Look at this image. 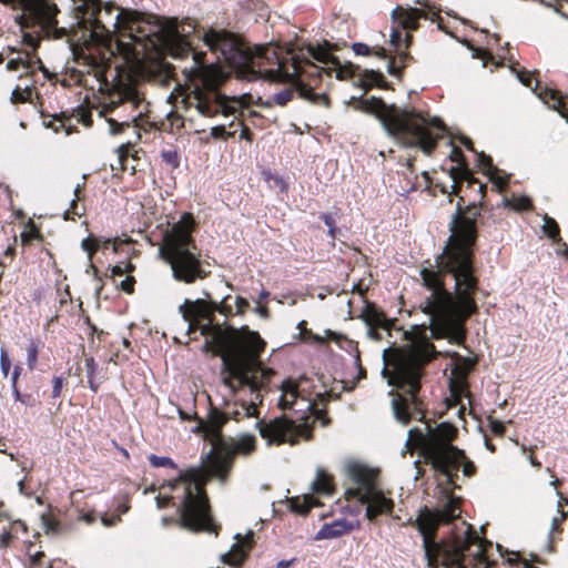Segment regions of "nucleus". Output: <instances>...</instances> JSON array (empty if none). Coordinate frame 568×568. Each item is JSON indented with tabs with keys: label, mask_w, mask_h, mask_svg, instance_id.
<instances>
[{
	"label": "nucleus",
	"mask_w": 568,
	"mask_h": 568,
	"mask_svg": "<svg viewBox=\"0 0 568 568\" xmlns=\"http://www.w3.org/2000/svg\"><path fill=\"white\" fill-rule=\"evenodd\" d=\"M462 201L449 223L448 245L436 257L435 266L420 270L423 285L429 292L420 308L429 317L434 336L450 331L460 335L465 322L478 312L475 296L480 282L474 247L480 210L474 202L464 211Z\"/></svg>",
	"instance_id": "obj_1"
},
{
	"label": "nucleus",
	"mask_w": 568,
	"mask_h": 568,
	"mask_svg": "<svg viewBox=\"0 0 568 568\" xmlns=\"http://www.w3.org/2000/svg\"><path fill=\"white\" fill-rule=\"evenodd\" d=\"M201 335H212L217 346V357L222 361L223 383L232 395L247 387L250 393L265 390L275 375V371L265 367L261 361L266 343L257 332L248 331L244 342L233 326L222 327L219 324L196 323L195 331Z\"/></svg>",
	"instance_id": "obj_2"
},
{
	"label": "nucleus",
	"mask_w": 568,
	"mask_h": 568,
	"mask_svg": "<svg viewBox=\"0 0 568 568\" xmlns=\"http://www.w3.org/2000/svg\"><path fill=\"white\" fill-rule=\"evenodd\" d=\"M389 348L383 351L384 367L382 375L389 386L400 389L402 394L388 392L393 396L392 409L396 420L407 425L412 419L425 418L426 404L420 395L424 367L432 359L435 347L430 343L414 345L407 351L395 349L393 363L388 362Z\"/></svg>",
	"instance_id": "obj_3"
},
{
	"label": "nucleus",
	"mask_w": 568,
	"mask_h": 568,
	"mask_svg": "<svg viewBox=\"0 0 568 568\" xmlns=\"http://www.w3.org/2000/svg\"><path fill=\"white\" fill-rule=\"evenodd\" d=\"M260 404H262L261 390H254V394L250 393L248 400L240 398L225 402L222 408H210L204 429L213 446L206 454V460L201 465L206 480L216 477L224 483L231 470L234 456L237 454L248 455L255 449L256 438L254 436L244 435L236 442L230 439L227 443L222 436V428L231 419L240 422L243 418H258Z\"/></svg>",
	"instance_id": "obj_4"
},
{
	"label": "nucleus",
	"mask_w": 568,
	"mask_h": 568,
	"mask_svg": "<svg viewBox=\"0 0 568 568\" xmlns=\"http://www.w3.org/2000/svg\"><path fill=\"white\" fill-rule=\"evenodd\" d=\"M462 509L454 495H447L435 510L425 508L417 518V529L423 536L425 558L429 568H466V551L471 544V526L462 521V528L452 529V536L435 540V531L442 525L453 524L460 518Z\"/></svg>",
	"instance_id": "obj_5"
},
{
	"label": "nucleus",
	"mask_w": 568,
	"mask_h": 568,
	"mask_svg": "<svg viewBox=\"0 0 568 568\" xmlns=\"http://www.w3.org/2000/svg\"><path fill=\"white\" fill-rule=\"evenodd\" d=\"M351 101L356 109L376 114L388 136L405 146H419L426 154L436 149L447 130L438 118L430 119L415 109L387 105L382 99L352 97Z\"/></svg>",
	"instance_id": "obj_6"
},
{
	"label": "nucleus",
	"mask_w": 568,
	"mask_h": 568,
	"mask_svg": "<svg viewBox=\"0 0 568 568\" xmlns=\"http://www.w3.org/2000/svg\"><path fill=\"white\" fill-rule=\"evenodd\" d=\"M457 434L458 429L452 423L443 422L433 426L430 422H425L424 427H413L408 430L405 448L410 452L419 449L433 468L446 476L449 484H454L460 466L466 477L476 474L474 462L463 449L453 445Z\"/></svg>",
	"instance_id": "obj_7"
},
{
	"label": "nucleus",
	"mask_w": 568,
	"mask_h": 568,
	"mask_svg": "<svg viewBox=\"0 0 568 568\" xmlns=\"http://www.w3.org/2000/svg\"><path fill=\"white\" fill-rule=\"evenodd\" d=\"M202 466L180 470L179 476L163 484L171 491L181 489L175 496H158L155 498L159 509L168 507L171 503L176 506L181 527L193 531L212 529V518L204 484L206 483Z\"/></svg>",
	"instance_id": "obj_8"
},
{
	"label": "nucleus",
	"mask_w": 568,
	"mask_h": 568,
	"mask_svg": "<svg viewBox=\"0 0 568 568\" xmlns=\"http://www.w3.org/2000/svg\"><path fill=\"white\" fill-rule=\"evenodd\" d=\"M185 31L184 26H179L178 21L173 20L164 30V41L172 50H176L172 53L174 58L192 54L194 67L191 70L199 73L200 83L194 87L191 104L196 108L200 114L207 118H213L220 113L225 115L234 113L235 108L231 106L229 102L236 101V98L220 92L219 81L211 79L204 70L206 68L204 53L193 51L191 44L186 42Z\"/></svg>",
	"instance_id": "obj_9"
},
{
	"label": "nucleus",
	"mask_w": 568,
	"mask_h": 568,
	"mask_svg": "<svg viewBox=\"0 0 568 568\" xmlns=\"http://www.w3.org/2000/svg\"><path fill=\"white\" fill-rule=\"evenodd\" d=\"M193 226L192 215L183 214L164 235V244L159 251L160 256L171 266L173 278L185 284L204 280L211 274V271L203 267L201 250L192 236Z\"/></svg>",
	"instance_id": "obj_10"
},
{
	"label": "nucleus",
	"mask_w": 568,
	"mask_h": 568,
	"mask_svg": "<svg viewBox=\"0 0 568 568\" xmlns=\"http://www.w3.org/2000/svg\"><path fill=\"white\" fill-rule=\"evenodd\" d=\"M346 471L354 487L346 489L345 496L365 507V516L369 521L383 515H392L394 500L378 487L377 473L374 469L359 463H349Z\"/></svg>",
	"instance_id": "obj_11"
},
{
	"label": "nucleus",
	"mask_w": 568,
	"mask_h": 568,
	"mask_svg": "<svg viewBox=\"0 0 568 568\" xmlns=\"http://www.w3.org/2000/svg\"><path fill=\"white\" fill-rule=\"evenodd\" d=\"M203 40L213 53L219 54L217 59H223L231 65L247 72L246 78L250 81L262 77L261 64L256 59H268V49L257 47L254 55L233 33L225 30H210L204 33Z\"/></svg>",
	"instance_id": "obj_12"
},
{
	"label": "nucleus",
	"mask_w": 568,
	"mask_h": 568,
	"mask_svg": "<svg viewBox=\"0 0 568 568\" xmlns=\"http://www.w3.org/2000/svg\"><path fill=\"white\" fill-rule=\"evenodd\" d=\"M332 69L321 68L315 63L307 62L304 67L294 63L293 73L288 74L287 81L291 88H285L271 97V101L277 105L285 106L296 92L302 99L314 104L329 105V99L325 92L316 93L314 90L322 82L323 75L331 77Z\"/></svg>",
	"instance_id": "obj_13"
},
{
	"label": "nucleus",
	"mask_w": 568,
	"mask_h": 568,
	"mask_svg": "<svg viewBox=\"0 0 568 568\" xmlns=\"http://www.w3.org/2000/svg\"><path fill=\"white\" fill-rule=\"evenodd\" d=\"M281 396L278 398V406L281 409H291L301 414V419H304L307 413L314 415L315 419L321 420L323 426L329 424V418L326 417L325 412L316 407L315 397L320 396V392H315V379L306 375H301L298 378H287L282 382Z\"/></svg>",
	"instance_id": "obj_14"
},
{
	"label": "nucleus",
	"mask_w": 568,
	"mask_h": 568,
	"mask_svg": "<svg viewBox=\"0 0 568 568\" xmlns=\"http://www.w3.org/2000/svg\"><path fill=\"white\" fill-rule=\"evenodd\" d=\"M183 320L187 323V333L195 331L196 323L201 320L212 323V314L219 312L225 316L232 315V307L225 303L206 302L197 298L196 301L185 300L179 307Z\"/></svg>",
	"instance_id": "obj_15"
},
{
	"label": "nucleus",
	"mask_w": 568,
	"mask_h": 568,
	"mask_svg": "<svg viewBox=\"0 0 568 568\" xmlns=\"http://www.w3.org/2000/svg\"><path fill=\"white\" fill-rule=\"evenodd\" d=\"M415 4H419L422 8H402L396 7L392 11V19L398 21L405 30H417L419 27V20L435 21L440 13V8L428 0H414Z\"/></svg>",
	"instance_id": "obj_16"
},
{
	"label": "nucleus",
	"mask_w": 568,
	"mask_h": 568,
	"mask_svg": "<svg viewBox=\"0 0 568 568\" xmlns=\"http://www.w3.org/2000/svg\"><path fill=\"white\" fill-rule=\"evenodd\" d=\"M255 426L262 438L268 444H283L291 442L295 435L297 425L286 416L276 417L268 423L257 419Z\"/></svg>",
	"instance_id": "obj_17"
},
{
	"label": "nucleus",
	"mask_w": 568,
	"mask_h": 568,
	"mask_svg": "<svg viewBox=\"0 0 568 568\" xmlns=\"http://www.w3.org/2000/svg\"><path fill=\"white\" fill-rule=\"evenodd\" d=\"M357 80L354 82V85L364 89L365 91L369 90L374 85H379L384 80V75L374 70H361L359 67L351 64L347 68L336 70V79L345 80L356 78Z\"/></svg>",
	"instance_id": "obj_18"
},
{
	"label": "nucleus",
	"mask_w": 568,
	"mask_h": 568,
	"mask_svg": "<svg viewBox=\"0 0 568 568\" xmlns=\"http://www.w3.org/2000/svg\"><path fill=\"white\" fill-rule=\"evenodd\" d=\"M113 10H114V7L111 6V4H108L104 8V13H105V16L109 17L108 23L111 27H113V29L115 31H121V30L128 31V36L131 39H134L133 32L134 31H140V26H139V22H140L139 16H140V13L135 12V11H129V10L121 9L113 17Z\"/></svg>",
	"instance_id": "obj_19"
},
{
	"label": "nucleus",
	"mask_w": 568,
	"mask_h": 568,
	"mask_svg": "<svg viewBox=\"0 0 568 568\" xmlns=\"http://www.w3.org/2000/svg\"><path fill=\"white\" fill-rule=\"evenodd\" d=\"M126 103L130 108V113L126 119L122 121H118L113 118H108L106 122L109 124V133L111 135H118L122 133L126 128H130L131 124H135L136 121L144 114L146 108L143 105V100L138 95H132L126 100Z\"/></svg>",
	"instance_id": "obj_20"
},
{
	"label": "nucleus",
	"mask_w": 568,
	"mask_h": 568,
	"mask_svg": "<svg viewBox=\"0 0 568 568\" xmlns=\"http://www.w3.org/2000/svg\"><path fill=\"white\" fill-rule=\"evenodd\" d=\"M361 528L358 519L348 520L346 518L334 519L331 523H325L314 536L315 540H326L339 538L344 535Z\"/></svg>",
	"instance_id": "obj_21"
},
{
	"label": "nucleus",
	"mask_w": 568,
	"mask_h": 568,
	"mask_svg": "<svg viewBox=\"0 0 568 568\" xmlns=\"http://www.w3.org/2000/svg\"><path fill=\"white\" fill-rule=\"evenodd\" d=\"M252 538L253 532H250L246 536V539L242 541V536L240 534H236L235 539L237 540V542L232 546L229 552L222 555V561L230 566H241L243 561L246 559L247 554L252 547Z\"/></svg>",
	"instance_id": "obj_22"
},
{
	"label": "nucleus",
	"mask_w": 568,
	"mask_h": 568,
	"mask_svg": "<svg viewBox=\"0 0 568 568\" xmlns=\"http://www.w3.org/2000/svg\"><path fill=\"white\" fill-rule=\"evenodd\" d=\"M403 42V33L399 30L394 29L390 34V44L398 51L397 57L395 59H392L387 63V71L390 75L399 77L400 75V69L404 68L408 60L412 59V57L405 52L399 51V48Z\"/></svg>",
	"instance_id": "obj_23"
},
{
	"label": "nucleus",
	"mask_w": 568,
	"mask_h": 568,
	"mask_svg": "<svg viewBox=\"0 0 568 568\" xmlns=\"http://www.w3.org/2000/svg\"><path fill=\"white\" fill-rule=\"evenodd\" d=\"M538 97L545 104L559 111L565 116V110L568 106V95L562 94L559 90L545 88L538 93Z\"/></svg>",
	"instance_id": "obj_24"
},
{
	"label": "nucleus",
	"mask_w": 568,
	"mask_h": 568,
	"mask_svg": "<svg viewBox=\"0 0 568 568\" xmlns=\"http://www.w3.org/2000/svg\"><path fill=\"white\" fill-rule=\"evenodd\" d=\"M362 317L367 326H381L382 329H389V320L383 311H381L375 304L366 303Z\"/></svg>",
	"instance_id": "obj_25"
},
{
	"label": "nucleus",
	"mask_w": 568,
	"mask_h": 568,
	"mask_svg": "<svg viewBox=\"0 0 568 568\" xmlns=\"http://www.w3.org/2000/svg\"><path fill=\"white\" fill-rule=\"evenodd\" d=\"M312 490L317 494H332V479L324 469H317L316 478L312 483Z\"/></svg>",
	"instance_id": "obj_26"
},
{
	"label": "nucleus",
	"mask_w": 568,
	"mask_h": 568,
	"mask_svg": "<svg viewBox=\"0 0 568 568\" xmlns=\"http://www.w3.org/2000/svg\"><path fill=\"white\" fill-rule=\"evenodd\" d=\"M38 16L41 20H43L45 23L54 27L57 24L55 14L59 12V9L55 4H51L47 1H42L39 3L38 8Z\"/></svg>",
	"instance_id": "obj_27"
},
{
	"label": "nucleus",
	"mask_w": 568,
	"mask_h": 568,
	"mask_svg": "<svg viewBox=\"0 0 568 568\" xmlns=\"http://www.w3.org/2000/svg\"><path fill=\"white\" fill-rule=\"evenodd\" d=\"M263 178L268 183L271 189H276L281 193L286 194L288 191V183L286 180L276 172L271 170L263 171Z\"/></svg>",
	"instance_id": "obj_28"
},
{
	"label": "nucleus",
	"mask_w": 568,
	"mask_h": 568,
	"mask_svg": "<svg viewBox=\"0 0 568 568\" xmlns=\"http://www.w3.org/2000/svg\"><path fill=\"white\" fill-rule=\"evenodd\" d=\"M99 246H100V240L95 239V237L94 239L87 237L81 242L82 250L88 253V260L90 261L89 267L94 271L95 277L98 280H100V278L98 277L97 267L92 264V256H93L94 252H97L99 250Z\"/></svg>",
	"instance_id": "obj_29"
},
{
	"label": "nucleus",
	"mask_w": 568,
	"mask_h": 568,
	"mask_svg": "<svg viewBox=\"0 0 568 568\" xmlns=\"http://www.w3.org/2000/svg\"><path fill=\"white\" fill-rule=\"evenodd\" d=\"M542 230H544L545 234L552 241H555V242L561 241L560 235H559V226L552 217H549L548 215L544 216Z\"/></svg>",
	"instance_id": "obj_30"
},
{
	"label": "nucleus",
	"mask_w": 568,
	"mask_h": 568,
	"mask_svg": "<svg viewBox=\"0 0 568 568\" xmlns=\"http://www.w3.org/2000/svg\"><path fill=\"white\" fill-rule=\"evenodd\" d=\"M503 206L513 209L515 211H524V210H528L531 206V202L526 196H521V197H517V199L504 197Z\"/></svg>",
	"instance_id": "obj_31"
},
{
	"label": "nucleus",
	"mask_w": 568,
	"mask_h": 568,
	"mask_svg": "<svg viewBox=\"0 0 568 568\" xmlns=\"http://www.w3.org/2000/svg\"><path fill=\"white\" fill-rule=\"evenodd\" d=\"M39 342L30 339L27 346V366L33 371L38 363Z\"/></svg>",
	"instance_id": "obj_32"
},
{
	"label": "nucleus",
	"mask_w": 568,
	"mask_h": 568,
	"mask_svg": "<svg viewBox=\"0 0 568 568\" xmlns=\"http://www.w3.org/2000/svg\"><path fill=\"white\" fill-rule=\"evenodd\" d=\"M149 462L151 466L159 468V467H170L172 469H178V465L175 462L166 456H158L154 454H151L149 457Z\"/></svg>",
	"instance_id": "obj_33"
},
{
	"label": "nucleus",
	"mask_w": 568,
	"mask_h": 568,
	"mask_svg": "<svg viewBox=\"0 0 568 568\" xmlns=\"http://www.w3.org/2000/svg\"><path fill=\"white\" fill-rule=\"evenodd\" d=\"M161 159L165 164L170 165L172 169H178L180 166V155L178 151L174 149L163 150L161 152Z\"/></svg>",
	"instance_id": "obj_34"
},
{
	"label": "nucleus",
	"mask_w": 568,
	"mask_h": 568,
	"mask_svg": "<svg viewBox=\"0 0 568 568\" xmlns=\"http://www.w3.org/2000/svg\"><path fill=\"white\" fill-rule=\"evenodd\" d=\"M101 11H102L101 6L98 4V3H94V6L92 8V12H91V20H92L91 21V27H92L93 30L109 31V29L105 26V23L99 17Z\"/></svg>",
	"instance_id": "obj_35"
},
{
	"label": "nucleus",
	"mask_w": 568,
	"mask_h": 568,
	"mask_svg": "<svg viewBox=\"0 0 568 568\" xmlns=\"http://www.w3.org/2000/svg\"><path fill=\"white\" fill-rule=\"evenodd\" d=\"M132 144L130 142L121 144L116 149L118 153V162L121 165V170H125V161L128 160L130 155Z\"/></svg>",
	"instance_id": "obj_36"
},
{
	"label": "nucleus",
	"mask_w": 568,
	"mask_h": 568,
	"mask_svg": "<svg viewBox=\"0 0 568 568\" xmlns=\"http://www.w3.org/2000/svg\"><path fill=\"white\" fill-rule=\"evenodd\" d=\"M81 187H82L81 184H78L74 187V191H73L74 199L71 201L70 209L65 212V215H68L69 213H72L73 215L81 216L82 213L79 211V204H78V201L80 199ZM64 217L68 219V216H64Z\"/></svg>",
	"instance_id": "obj_37"
},
{
	"label": "nucleus",
	"mask_w": 568,
	"mask_h": 568,
	"mask_svg": "<svg viewBox=\"0 0 568 568\" xmlns=\"http://www.w3.org/2000/svg\"><path fill=\"white\" fill-rule=\"evenodd\" d=\"M31 90L26 88L24 91H21L20 88H17L12 91L11 101L12 103H22L30 99Z\"/></svg>",
	"instance_id": "obj_38"
},
{
	"label": "nucleus",
	"mask_w": 568,
	"mask_h": 568,
	"mask_svg": "<svg viewBox=\"0 0 568 568\" xmlns=\"http://www.w3.org/2000/svg\"><path fill=\"white\" fill-rule=\"evenodd\" d=\"M65 379L67 378L63 376H53L51 398L55 399L61 396V392L65 384Z\"/></svg>",
	"instance_id": "obj_39"
},
{
	"label": "nucleus",
	"mask_w": 568,
	"mask_h": 568,
	"mask_svg": "<svg viewBox=\"0 0 568 568\" xmlns=\"http://www.w3.org/2000/svg\"><path fill=\"white\" fill-rule=\"evenodd\" d=\"M449 144L452 145V151L449 154L450 161L456 162L459 166H464L466 164V159L463 151L459 148L453 145L452 142H449Z\"/></svg>",
	"instance_id": "obj_40"
},
{
	"label": "nucleus",
	"mask_w": 568,
	"mask_h": 568,
	"mask_svg": "<svg viewBox=\"0 0 568 568\" xmlns=\"http://www.w3.org/2000/svg\"><path fill=\"white\" fill-rule=\"evenodd\" d=\"M10 368L11 362L9 359L8 353L6 349L2 348L0 353V369L4 377L9 375Z\"/></svg>",
	"instance_id": "obj_41"
},
{
	"label": "nucleus",
	"mask_w": 568,
	"mask_h": 568,
	"mask_svg": "<svg viewBox=\"0 0 568 568\" xmlns=\"http://www.w3.org/2000/svg\"><path fill=\"white\" fill-rule=\"evenodd\" d=\"M477 162L478 165L481 166L483 169H486L488 171L494 169V171H497V168L493 166L491 158L486 155L484 152L477 154Z\"/></svg>",
	"instance_id": "obj_42"
},
{
	"label": "nucleus",
	"mask_w": 568,
	"mask_h": 568,
	"mask_svg": "<svg viewBox=\"0 0 568 568\" xmlns=\"http://www.w3.org/2000/svg\"><path fill=\"white\" fill-rule=\"evenodd\" d=\"M205 342L203 345V352L211 353L213 356L217 357V346L212 335H204Z\"/></svg>",
	"instance_id": "obj_43"
},
{
	"label": "nucleus",
	"mask_w": 568,
	"mask_h": 568,
	"mask_svg": "<svg viewBox=\"0 0 568 568\" xmlns=\"http://www.w3.org/2000/svg\"><path fill=\"white\" fill-rule=\"evenodd\" d=\"M87 377L91 379L95 376L98 371V364L93 357H87L85 361Z\"/></svg>",
	"instance_id": "obj_44"
},
{
	"label": "nucleus",
	"mask_w": 568,
	"mask_h": 568,
	"mask_svg": "<svg viewBox=\"0 0 568 568\" xmlns=\"http://www.w3.org/2000/svg\"><path fill=\"white\" fill-rule=\"evenodd\" d=\"M352 49L357 55H368L371 53V48L363 42L353 43Z\"/></svg>",
	"instance_id": "obj_45"
},
{
	"label": "nucleus",
	"mask_w": 568,
	"mask_h": 568,
	"mask_svg": "<svg viewBox=\"0 0 568 568\" xmlns=\"http://www.w3.org/2000/svg\"><path fill=\"white\" fill-rule=\"evenodd\" d=\"M226 134L227 136H231L234 133H227L225 125H216L211 129V136L214 139L224 138Z\"/></svg>",
	"instance_id": "obj_46"
},
{
	"label": "nucleus",
	"mask_w": 568,
	"mask_h": 568,
	"mask_svg": "<svg viewBox=\"0 0 568 568\" xmlns=\"http://www.w3.org/2000/svg\"><path fill=\"white\" fill-rule=\"evenodd\" d=\"M134 283H135V280L134 277L132 276H128L125 280H123L120 284L122 291H124L125 293H133V290H134Z\"/></svg>",
	"instance_id": "obj_47"
},
{
	"label": "nucleus",
	"mask_w": 568,
	"mask_h": 568,
	"mask_svg": "<svg viewBox=\"0 0 568 568\" xmlns=\"http://www.w3.org/2000/svg\"><path fill=\"white\" fill-rule=\"evenodd\" d=\"M236 305V314H244V312L250 307V303L246 298L237 296L235 300Z\"/></svg>",
	"instance_id": "obj_48"
},
{
	"label": "nucleus",
	"mask_w": 568,
	"mask_h": 568,
	"mask_svg": "<svg viewBox=\"0 0 568 568\" xmlns=\"http://www.w3.org/2000/svg\"><path fill=\"white\" fill-rule=\"evenodd\" d=\"M133 268V266L128 263L124 267L121 265H114L111 270L112 276H122L125 272H129Z\"/></svg>",
	"instance_id": "obj_49"
},
{
	"label": "nucleus",
	"mask_w": 568,
	"mask_h": 568,
	"mask_svg": "<svg viewBox=\"0 0 568 568\" xmlns=\"http://www.w3.org/2000/svg\"><path fill=\"white\" fill-rule=\"evenodd\" d=\"M320 219L324 222V224L328 227L336 226V220L331 213H321Z\"/></svg>",
	"instance_id": "obj_50"
},
{
	"label": "nucleus",
	"mask_w": 568,
	"mask_h": 568,
	"mask_svg": "<svg viewBox=\"0 0 568 568\" xmlns=\"http://www.w3.org/2000/svg\"><path fill=\"white\" fill-rule=\"evenodd\" d=\"M518 79L524 85L531 88L532 75L529 72H527V71L519 72Z\"/></svg>",
	"instance_id": "obj_51"
},
{
	"label": "nucleus",
	"mask_w": 568,
	"mask_h": 568,
	"mask_svg": "<svg viewBox=\"0 0 568 568\" xmlns=\"http://www.w3.org/2000/svg\"><path fill=\"white\" fill-rule=\"evenodd\" d=\"M367 327H368L367 334L372 339H375V341L383 339V335L378 331L381 328V326H367Z\"/></svg>",
	"instance_id": "obj_52"
},
{
	"label": "nucleus",
	"mask_w": 568,
	"mask_h": 568,
	"mask_svg": "<svg viewBox=\"0 0 568 568\" xmlns=\"http://www.w3.org/2000/svg\"><path fill=\"white\" fill-rule=\"evenodd\" d=\"M43 557H44V554L42 551L36 552L34 555L30 556V565L32 567H40Z\"/></svg>",
	"instance_id": "obj_53"
},
{
	"label": "nucleus",
	"mask_w": 568,
	"mask_h": 568,
	"mask_svg": "<svg viewBox=\"0 0 568 568\" xmlns=\"http://www.w3.org/2000/svg\"><path fill=\"white\" fill-rule=\"evenodd\" d=\"M240 138L242 140L252 141L253 133H252V131L247 126L242 125Z\"/></svg>",
	"instance_id": "obj_54"
},
{
	"label": "nucleus",
	"mask_w": 568,
	"mask_h": 568,
	"mask_svg": "<svg viewBox=\"0 0 568 568\" xmlns=\"http://www.w3.org/2000/svg\"><path fill=\"white\" fill-rule=\"evenodd\" d=\"M22 372V367L21 366H14L13 367V372H12V375H11V385H17L18 384V379L20 377V374Z\"/></svg>",
	"instance_id": "obj_55"
},
{
	"label": "nucleus",
	"mask_w": 568,
	"mask_h": 568,
	"mask_svg": "<svg viewBox=\"0 0 568 568\" xmlns=\"http://www.w3.org/2000/svg\"><path fill=\"white\" fill-rule=\"evenodd\" d=\"M22 399H20L19 402L26 406H33L34 405V398L31 394H23Z\"/></svg>",
	"instance_id": "obj_56"
},
{
	"label": "nucleus",
	"mask_w": 568,
	"mask_h": 568,
	"mask_svg": "<svg viewBox=\"0 0 568 568\" xmlns=\"http://www.w3.org/2000/svg\"><path fill=\"white\" fill-rule=\"evenodd\" d=\"M45 527L52 532H59V524L50 518L45 520Z\"/></svg>",
	"instance_id": "obj_57"
},
{
	"label": "nucleus",
	"mask_w": 568,
	"mask_h": 568,
	"mask_svg": "<svg viewBox=\"0 0 568 568\" xmlns=\"http://www.w3.org/2000/svg\"><path fill=\"white\" fill-rule=\"evenodd\" d=\"M20 64H23L22 60L21 59H11L8 63H7V69L8 70H17L19 68Z\"/></svg>",
	"instance_id": "obj_58"
},
{
	"label": "nucleus",
	"mask_w": 568,
	"mask_h": 568,
	"mask_svg": "<svg viewBox=\"0 0 568 568\" xmlns=\"http://www.w3.org/2000/svg\"><path fill=\"white\" fill-rule=\"evenodd\" d=\"M460 143L463 145H465L468 150L475 152L476 154H478V152H476L473 148V142L469 138L465 136V135H462L460 139H459Z\"/></svg>",
	"instance_id": "obj_59"
},
{
	"label": "nucleus",
	"mask_w": 568,
	"mask_h": 568,
	"mask_svg": "<svg viewBox=\"0 0 568 568\" xmlns=\"http://www.w3.org/2000/svg\"><path fill=\"white\" fill-rule=\"evenodd\" d=\"M255 312L262 316V317H267L268 316V310L266 306L264 305H261V303H257V306L255 307Z\"/></svg>",
	"instance_id": "obj_60"
},
{
	"label": "nucleus",
	"mask_w": 568,
	"mask_h": 568,
	"mask_svg": "<svg viewBox=\"0 0 568 568\" xmlns=\"http://www.w3.org/2000/svg\"><path fill=\"white\" fill-rule=\"evenodd\" d=\"M11 539V534L8 530H4L0 538V546H7Z\"/></svg>",
	"instance_id": "obj_61"
},
{
	"label": "nucleus",
	"mask_w": 568,
	"mask_h": 568,
	"mask_svg": "<svg viewBox=\"0 0 568 568\" xmlns=\"http://www.w3.org/2000/svg\"><path fill=\"white\" fill-rule=\"evenodd\" d=\"M295 560V558H292L290 560H281L277 562L276 568H288L294 564Z\"/></svg>",
	"instance_id": "obj_62"
},
{
	"label": "nucleus",
	"mask_w": 568,
	"mask_h": 568,
	"mask_svg": "<svg viewBox=\"0 0 568 568\" xmlns=\"http://www.w3.org/2000/svg\"><path fill=\"white\" fill-rule=\"evenodd\" d=\"M11 388H12V396L14 398L16 402H19L20 399H22V395L21 392L19 390L18 386L17 385H11Z\"/></svg>",
	"instance_id": "obj_63"
},
{
	"label": "nucleus",
	"mask_w": 568,
	"mask_h": 568,
	"mask_svg": "<svg viewBox=\"0 0 568 568\" xmlns=\"http://www.w3.org/2000/svg\"><path fill=\"white\" fill-rule=\"evenodd\" d=\"M119 105H120V102H112L111 104L105 105L101 113L113 112Z\"/></svg>",
	"instance_id": "obj_64"
}]
</instances>
